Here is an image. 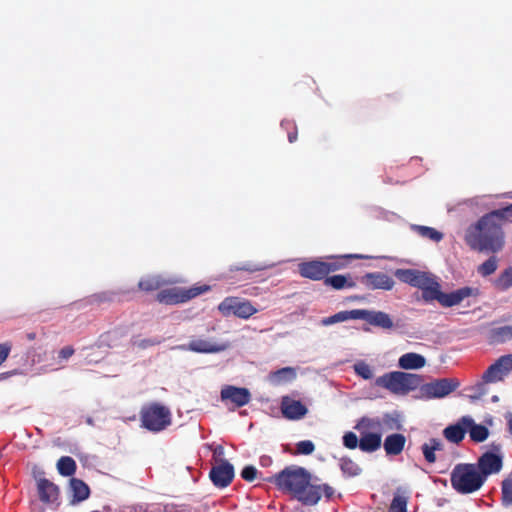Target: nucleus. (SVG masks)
Here are the masks:
<instances>
[{
	"label": "nucleus",
	"instance_id": "obj_31",
	"mask_svg": "<svg viewBox=\"0 0 512 512\" xmlns=\"http://www.w3.org/2000/svg\"><path fill=\"white\" fill-rule=\"evenodd\" d=\"M163 339L154 337V338H146V339H140L139 337H133L131 339V345L137 349L145 350L150 347L157 346L161 344Z\"/></svg>",
	"mask_w": 512,
	"mask_h": 512
},
{
	"label": "nucleus",
	"instance_id": "obj_30",
	"mask_svg": "<svg viewBox=\"0 0 512 512\" xmlns=\"http://www.w3.org/2000/svg\"><path fill=\"white\" fill-rule=\"evenodd\" d=\"M503 374H505L497 362L490 365L487 370L483 373L482 379L486 383H493L502 379Z\"/></svg>",
	"mask_w": 512,
	"mask_h": 512
},
{
	"label": "nucleus",
	"instance_id": "obj_16",
	"mask_svg": "<svg viewBox=\"0 0 512 512\" xmlns=\"http://www.w3.org/2000/svg\"><path fill=\"white\" fill-rule=\"evenodd\" d=\"M335 267L324 261H309L299 265V272L303 277L319 280L325 277Z\"/></svg>",
	"mask_w": 512,
	"mask_h": 512
},
{
	"label": "nucleus",
	"instance_id": "obj_9",
	"mask_svg": "<svg viewBox=\"0 0 512 512\" xmlns=\"http://www.w3.org/2000/svg\"><path fill=\"white\" fill-rule=\"evenodd\" d=\"M472 292L473 290H455L450 293H443L442 290H422V298L425 301L435 299L444 307H452L466 297L474 295Z\"/></svg>",
	"mask_w": 512,
	"mask_h": 512
},
{
	"label": "nucleus",
	"instance_id": "obj_28",
	"mask_svg": "<svg viewBox=\"0 0 512 512\" xmlns=\"http://www.w3.org/2000/svg\"><path fill=\"white\" fill-rule=\"evenodd\" d=\"M349 319H359V309L340 311L332 316L324 318L322 320V324L328 326L335 323L344 322Z\"/></svg>",
	"mask_w": 512,
	"mask_h": 512
},
{
	"label": "nucleus",
	"instance_id": "obj_37",
	"mask_svg": "<svg viewBox=\"0 0 512 512\" xmlns=\"http://www.w3.org/2000/svg\"><path fill=\"white\" fill-rule=\"evenodd\" d=\"M497 269V260L494 257L489 258L478 267V273L482 276H488Z\"/></svg>",
	"mask_w": 512,
	"mask_h": 512
},
{
	"label": "nucleus",
	"instance_id": "obj_5",
	"mask_svg": "<svg viewBox=\"0 0 512 512\" xmlns=\"http://www.w3.org/2000/svg\"><path fill=\"white\" fill-rule=\"evenodd\" d=\"M140 420L145 429L160 432L171 424V412L160 403H150L141 408Z\"/></svg>",
	"mask_w": 512,
	"mask_h": 512
},
{
	"label": "nucleus",
	"instance_id": "obj_3",
	"mask_svg": "<svg viewBox=\"0 0 512 512\" xmlns=\"http://www.w3.org/2000/svg\"><path fill=\"white\" fill-rule=\"evenodd\" d=\"M452 488L459 494L467 495L477 492L485 484L475 464L459 463L450 474Z\"/></svg>",
	"mask_w": 512,
	"mask_h": 512
},
{
	"label": "nucleus",
	"instance_id": "obj_26",
	"mask_svg": "<svg viewBox=\"0 0 512 512\" xmlns=\"http://www.w3.org/2000/svg\"><path fill=\"white\" fill-rule=\"evenodd\" d=\"M70 488L72 490L73 500L76 502L84 501L89 497V486L81 479L72 478Z\"/></svg>",
	"mask_w": 512,
	"mask_h": 512
},
{
	"label": "nucleus",
	"instance_id": "obj_41",
	"mask_svg": "<svg viewBox=\"0 0 512 512\" xmlns=\"http://www.w3.org/2000/svg\"><path fill=\"white\" fill-rule=\"evenodd\" d=\"M257 474V469L252 465L245 466L241 471V477L248 482L254 481L257 477Z\"/></svg>",
	"mask_w": 512,
	"mask_h": 512
},
{
	"label": "nucleus",
	"instance_id": "obj_49",
	"mask_svg": "<svg viewBox=\"0 0 512 512\" xmlns=\"http://www.w3.org/2000/svg\"><path fill=\"white\" fill-rule=\"evenodd\" d=\"M272 463V458L270 456H262L260 458V464L262 466H269Z\"/></svg>",
	"mask_w": 512,
	"mask_h": 512
},
{
	"label": "nucleus",
	"instance_id": "obj_51",
	"mask_svg": "<svg viewBox=\"0 0 512 512\" xmlns=\"http://www.w3.org/2000/svg\"><path fill=\"white\" fill-rule=\"evenodd\" d=\"M26 337L29 341H33L36 338V334L34 332L27 333Z\"/></svg>",
	"mask_w": 512,
	"mask_h": 512
},
{
	"label": "nucleus",
	"instance_id": "obj_2",
	"mask_svg": "<svg viewBox=\"0 0 512 512\" xmlns=\"http://www.w3.org/2000/svg\"><path fill=\"white\" fill-rule=\"evenodd\" d=\"M466 243L475 250L499 252L505 244L500 217L493 212L482 217L465 232Z\"/></svg>",
	"mask_w": 512,
	"mask_h": 512
},
{
	"label": "nucleus",
	"instance_id": "obj_47",
	"mask_svg": "<svg viewBox=\"0 0 512 512\" xmlns=\"http://www.w3.org/2000/svg\"><path fill=\"white\" fill-rule=\"evenodd\" d=\"M275 375H276L277 377H284V376H286V375H289V376L292 378V377H294V371H293V369H292V368H289V367H287V368H282V369L278 370V371L275 373Z\"/></svg>",
	"mask_w": 512,
	"mask_h": 512
},
{
	"label": "nucleus",
	"instance_id": "obj_18",
	"mask_svg": "<svg viewBox=\"0 0 512 512\" xmlns=\"http://www.w3.org/2000/svg\"><path fill=\"white\" fill-rule=\"evenodd\" d=\"M359 319L365 320L370 325L377 326L383 329L393 328V321L388 314L382 311H369L359 309Z\"/></svg>",
	"mask_w": 512,
	"mask_h": 512
},
{
	"label": "nucleus",
	"instance_id": "obj_8",
	"mask_svg": "<svg viewBox=\"0 0 512 512\" xmlns=\"http://www.w3.org/2000/svg\"><path fill=\"white\" fill-rule=\"evenodd\" d=\"M460 383L454 378H442L420 385L423 396L427 399L443 398L459 387Z\"/></svg>",
	"mask_w": 512,
	"mask_h": 512
},
{
	"label": "nucleus",
	"instance_id": "obj_13",
	"mask_svg": "<svg viewBox=\"0 0 512 512\" xmlns=\"http://www.w3.org/2000/svg\"><path fill=\"white\" fill-rule=\"evenodd\" d=\"M221 400L223 402H230L235 407H243L251 400V393L245 387H236L233 385H226L221 389Z\"/></svg>",
	"mask_w": 512,
	"mask_h": 512
},
{
	"label": "nucleus",
	"instance_id": "obj_10",
	"mask_svg": "<svg viewBox=\"0 0 512 512\" xmlns=\"http://www.w3.org/2000/svg\"><path fill=\"white\" fill-rule=\"evenodd\" d=\"M393 418L389 414H384L383 417H361L355 429L360 434H374L379 435L382 438V434L385 431V425L389 424Z\"/></svg>",
	"mask_w": 512,
	"mask_h": 512
},
{
	"label": "nucleus",
	"instance_id": "obj_44",
	"mask_svg": "<svg viewBox=\"0 0 512 512\" xmlns=\"http://www.w3.org/2000/svg\"><path fill=\"white\" fill-rule=\"evenodd\" d=\"M12 345L10 343L0 344V365L8 358Z\"/></svg>",
	"mask_w": 512,
	"mask_h": 512
},
{
	"label": "nucleus",
	"instance_id": "obj_39",
	"mask_svg": "<svg viewBox=\"0 0 512 512\" xmlns=\"http://www.w3.org/2000/svg\"><path fill=\"white\" fill-rule=\"evenodd\" d=\"M315 445L310 440H303L296 444V451L298 454L310 455L314 452Z\"/></svg>",
	"mask_w": 512,
	"mask_h": 512
},
{
	"label": "nucleus",
	"instance_id": "obj_32",
	"mask_svg": "<svg viewBox=\"0 0 512 512\" xmlns=\"http://www.w3.org/2000/svg\"><path fill=\"white\" fill-rule=\"evenodd\" d=\"M407 504L408 497L404 494L397 493L390 503L388 512H407Z\"/></svg>",
	"mask_w": 512,
	"mask_h": 512
},
{
	"label": "nucleus",
	"instance_id": "obj_24",
	"mask_svg": "<svg viewBox=\"0 0 512 512\" xmlns=\"http://www.w3.org/2000/svg\"><path fill=\"white\" fill-rule=\"evenodd\" d=\"M382 444V438L374 434H360L359 448L366 453L377 451Z\"/></svg>",
	"mask_w": 512,
	"mask_h": 512
},
{
	"label": "nucleus",
	"instance_id": "obj_43",
	"mask_svg": "<svg viewBox=\"0 0 512 512\" xmlns=\"http://www.w3.org/2000/svg\"><path fill=\"white\" fill-rule=\"evenodd\" d=\"M499 283L502 286H512V268H508L502 273Z\"/></svg>",
	"mask_w": 512,
	"mask_h": 512
},
{
	"label": "nucleus",
	"instance_id": "obj_17",
	"mask_svg": "<svg viewBox=\"0 0 512 512\" xmlns=\"http://www.w3.org/2000/svg\"><path fill=\"white\" fill-rule=\"evenodd\" d=\"M281 412L286 419L299 420L307 414L308 409L301 401L285 396L281 401Z\"/></svg>",
	"mask_w": 512,
	"mask_h": 512
},
{
	"label": "nucleus",
	"instance_id": "obj_15",
	"mask_svg": "<svg viewBox=\"0 0 512 512\" xmlns=\"http://www.w3.org/2000/svg\"><path fill=\"white\" fill-rule=\"evenodd\" d=\"M229 347L228 343H218L215 341L195 338L192 339L187 345H181V350H188L195 353L212 354L226 350Z\"/></svg>",
	"mask_w": 512,
	"mask_h": 512
},
{
	"label": "nucleus",
	"instance_id": "obj_7",
	"mask_svg": "<svg viewBox=\"0 0 512 512\" xmlns=\"http://www.w3.org/2000/svg\"><path fill=\"white\" fill-rule=\"evenodd\" d=\"M394 274L403 283L416 288H438L440 285L435 277L427 272L398 269Z\"/></svg>",
	"mask_w": 512,
	"mask_h": 512
},
{
	"label": "nucleus",
	"instance_id": "obj_27",
	"mask_svg": "<svg viewBox=\"0 0 512 512\" xmlns=\"http://www.w3.org/2000/svg\"><path fill=\"white\" fill-rule=\"evenodd\" d=\"M489 340L493 344L505 343L512 340V325L491 329L489 333Z\"/></svg>",
	"mask_w": 512,
	"mask_h": 512
},
{
	"label": "nucleus",
	"instance_id": "obj_35",
	"mask_svg": "<svg viewBox=\"0 0 512 512\" xmlns=\"http://www.w3.org/2000/svg\"><path fill=\"white\" fill-rule=\"evenodd\" d=\"M501 500L504 506L512 505V479L507 478L502 481L501 485Z\"/></svg>",
	"mask_w": 512,
	"mask_h": 512
},
{
	"label": "nucleus",
	"instance_id": "obj_4",
	"mask_svg": "<svg viewBox=\"0 0 512 512\" xmlns=\"http://www.w3.org/2000/svg\"><path fill=\"white\" fill-rule=\"evenodd\" d=\"M422 377L417 374L393 371L386 373L375 380V385L385 388L393 394H406L419 388Z\"/></svg>",
	"mask_w": 512,
	"mask_h": 512
},
{
	"label": "nucleus",
	"instance_id": "obj_25",
	"mask_svg": "<svg viewBox=\"0 0 512 512\" xmlns=\"http://www.w3.org/2000/svg\"><path fill=\"white\" fill-rule=\"evenodd\" d=\"M443 448L441 440L437 438H431L428 442H425L421 446L423 456L429 464H433L436 461V451H440Z\"/></svg>",
	"mask_w": 512,
	"mask_h": 512
},
{
	"label": "nucleus",
	"instance_id": "obj_42",
	"mask_svg": "<svg viewBox=\"0 0 512 512\" xmlns=\"http://www.w3.org/2000/svg\"><path fill=\"white\" fill-rule=\"evenodd\" d=\"M496 362L504 373L512 370V354L501 356Z\"/></svg>",
	"mask_w": 512,
	"mask_h": 512
},
{
	"label": "nucleus",
	"instance_id": "obj_50",
	"mask_svg": "<svg viewBox=\"0 0 512 512\" xmlns=\"http://www.w3.org/2000/svg\"><path fill=\"white\" fill-rule=\"evenodd\" d=\"M508 431L512 435V414L508 415Z\"/></svg>",
	"mask_w": 512,
	"mask_h": 512
},
{
	"label": "nucleus",
	"instance_id": "obj_46",
	"mask_svg": "<svg viewBox=\"0 0 512 512\" xmlns=\"http://www.w3.org/2000/svg\"><path fill=\"white\" fill-rule=\"evenodd\" d=\"M369 278L373 280L374 284L388 285L387 277L384 274L370 275Z\"/></svg>",
	"mask_w": 512,
	"mask_h": 512
},
{
	"label": "nucleus",
	"instance_id": "obj_12",
	"mask_svg": "<svg viewBox=\"0 0 512 512\" xmlns=\"http://www.w3.org/2000/svg\"><path fill=\"white\" fill-rule=\"evenodd\" d=\"M206 290H160L156 300L166 305L185 303Z\"/></svg>",
	"mask_w": 512,
	"mask_h": 512
},
{
	"label": "nucleus",
	"instance_id": "obj_33",
	"mask_svg": "<svg viewBox=\"0 0 512 512\" xmlns=\"http://www.w3.org/2000/svg\"><path fill=\"white\" fill-rule=\"evenodd\" d=\"M340 466L342 472L349 477L357 476L361 472V468L359 467V465L349 458L341 459Z\"/></svg>",
	"mask_w": 512,
	"mask_h": 512
},
{
	"label": "nucleus",
	"instance_id": "obj_29",
	"mask_svg": "<svg viewBox=\"0 0 512 512\" xmlns=\"http://www.w3.org/2000/svg\"><path fill=\"white\" fill-rule=\"evenodd\" d=\"M76 462L70 456H62L57 462V469L62 476H72L76 471Z\"/></svg>",
	"mask_w": 512,
	"mask_h": 512
},
{
	"label": "nucleus",
	"instance_id": "obj_38",
	"mask_svg": "<svg viewBox=\"0 0 512 512\" xmlns=\"http://www.w3.org/2000/svg\"><path fill=\"white\" fill-rule=\"evenodd\" d=\"M326 284L333 288H344L345 286H352L349 278L343 275H335L326 280Z\"/></svg>",
	"mask_w": 512,
	"mask_h": 512
},
{
	"label": "nucleus",
	"instance_id": "obj_34",
	"mask_svg": "<svg viewBox=\"0 0 512 512\" xmlns=\"http://www.w3.org/2000/svg\"><path fill=\"white\" fill-rule=\"evenodd\" d=\"M416 232L426 238L431 239L434 242H439L443 238V234L434 228L426 226H415Z\"/></svg>",
	"mask_w": 512,
	"mask_h": 512
},
{
	"label": "nucleus",
	"instance_id": "obj_14",
	"mask_svg": "<svg viewBox=\"0 0 512 512\" xmlns=\"http://www.w3.org/2000/svg\"><path fill=\"white\" fill-rule=\"evenodd\" d=\"M209 477L216 487L225 488L234 478V467L227 460H221L218 465L212 467Z\"/></svg>",
	"mask_w": 512,
	"mask_h": 512
},
{
	"label": "nucleus",
	"instance_id": "obj_1",
	"mask_svg": "<svg viewBox=\"0 0 512 512\" xmlns=\"http://www.w3.org/2000/svg\"><path fill=\"white\" fill-rule=\"evenodd\" d=\"M273 483L280 491L291 494L295 499L306 506L316 505L322 495L332 498L335 491L328 484L316 485L311 483V474L304 468L291 465L279 473L264 479Z\"/></svg>",
	"mask_w": 512,
	"mask_h": 512
},
{
	"label": "nucleus",
	"instance_id": "obj_48",
	"mask_svg": "<svg viewBox=\"0 0 512 512\" xmlns=\"http://www.w3.org/2000/svg\"><path fill=\"white\" fill-rule=\"evenodd\" d=\"M106 300H111V298H106V293H99V294H94L92 296L91 302L101 303Z\"/></svg>",
	"mask_w": 512,
	"mask_h": 512
},
{
	"label": "nucleus",
	"instance_id": "obj_23",
	"mask_svg": "<svg viewBox=\"0 0 512 512\" xmlns=\"http://www.w3.org/2000/svg\"><path fill=\"white\" fill-rule=\"evenodd\" d=\"M466 434V426L462 423V418L453 425L447 426L443 430L444 437L451 443H460Z\"/></svg>",
	"mask_w": 512,
	"mask_h": 512
},
{
	"label": "nucleus",
	"instance_id": "obj_45",
	"mask_svg": "<svg viewBox=\"0 0 512 512\" xmlns=\"http://www.w3.org/2000/svg\"><path fill=\"white\" fill-rule=\"evenodd\" d=\"M74 352L75 351L71 346L63 347L58 353V358L60 360H67L74 354Z\"/></svg>",
	"mask_w": 512,
	"mask_h": 512
},
{
	"label": "nucleus",
	"instance_id": "obj_52",
	"mask_svg": "<svg viewBox=\"0 0 512 512\" xmlns=\"http://www.w3.org/2000/svg\"><path fill=\"white\" fill-rule=\"evenodd\" d=\"M294 139H295V136H292V135H290V136H289V141H290V142H293V141H294Z\"/></svg>",
	"mask_w": 512,
	"mask_h": 512
},
{
	"label": "nucleus",
	"instance_id": "obj_21",
	"mask_svg": "<svg viewBox=\"0 0 512 512\" xmlns=\"http://www.w3.org/2000/svg\"><path fill=\"white\" fill-rule=\"evenodd\" d=\"M39 498L44 503H52L57 500L59 496L58 487L47 479H40L38 481Z\"/></svg>",
	"mask_w": 512,
	"mask_h": 512
},
{
	"label": "nucleus",
	"instance_id": "obj_19",
	"mask_svg": "<svg viewBox=\"0 0 512 512\" xmlns=\"http://www.w3.org/2000/svg\"><path fill=\"white\" fill-rule=\"evenodd\" d=\"M462 423L466 426V432H469L473 442H484L489 436V430L482 424H476L470 416H463Z\"/></svg>",
	"mask_w": 512,
	"mask_h": 512
},
{
	"label": "nucleus",
	"instance_id": "obj_36",
	"mask_svg": "<svg viewBox=\"0 0 512 512\" xmlns=\"http://www.w3.org/2000/svg\"><path fill=\"white\" fill-rule=\"evenodd\" d=\"M355 373L365 380L373 378V370L369 364L359 361L353 366Z\"/></svg>",
	"mask_w": 512,
	"mask_h": 512
},
{
	"label": "nucleus",
	"instance_id": "obj_11",
	"mask_svg": "<svg viewBox=\"0 0 512 512\" xmlns=\"http://www.w3.org/2000/svg\"><path fill=\"white\" fill-rule=\"evenodd\" d=\"M475 465L478 473L486 482L488 476L496 474L502 469V456L495 454L494 452L487 451L478 458V461Z\"/></svg>",
	"mask_w": 512,
	"mask_h": 512
},
{
	"label": "nucleus",
	"instance_id": "obj_20",
	"mask_svg": "<svg viewBox=\"0 0 512 512\" xmlns=\"http://www.w3.org/2000/svg\"><path fill=\"white\" fill-rule=\"evenodd\" d=\"M406 444V437L401 433L388 435L383 443V448L388 456H397L402 453Z\"/></svg>",
	"mask_w": 512,
	"mask_h": 512
},
{
	"label": "nucleus",
	"instance_id": "obj_40",
	"mask_svg": "<svg viewBox=\"0 0 512 512\" xmlns=\"http://www.w3.org/2000/svg\"><path fill=\"white\" fill-rule=\"evenodd\" d=\"M343 444L348 449H355L359 447V438L353 432H347L343 436Z\"/></svg>",
	"mask_w": 512,
	"mask_h": 512
},
{
	"label": "nucleus",
	"instance_id": "obj_22",
	"mask_svg": "<svg viewBox=\"0 0 512 512\" xmlns=\"http://www.w3.org/2000/svg\"><path fill=\"white\" fill-rule=\"evenodd\" d=\"M399 367L402 369L410 370V369H420L425 366L426 360L425 358L417 353H406L403 354L399 358Z\"/></svg>",
	"mask_w": 512,
	"mask_h": 512
},
{
	"label": "nucleus",
	"instance_id": "obj_6",
	"mask_svg": "<svg viewBox=\"0 0 512 512\" xmlns=\"http://www.w3.org/2000/svg\"><path fill=\"white\" fill-rule=\"evenodd\" d=\"M219 312L224 317L235 316L248 319L258 312V309L247 299L240 297H226L219 305Z\"/></svg>",
	"mask_w": 512,
	"mask_h": 512
}]
</instances>
